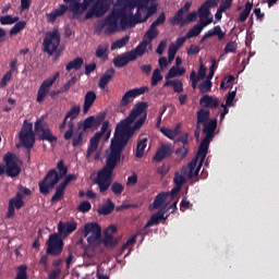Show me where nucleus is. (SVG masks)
Instances as JSON below:
<instances>
[{
	"instance_id": "f257e3e1",
	"label": "nucleus",
	"mask_w": 279,
	"mask_h": 279,
	"mask_svg": "<svg viewBox=\"0 0 279 279\" xmlns=\"http://www.w3.org/2000/svg\"><path fill=\"white\" fill-rule=\"evenodd\" d=\"M146 119V114L142 116L134 124L129 123L128 128L122 126V121L116 125L114 137L111 140V151L107 157L106 165L99 172V184L102 190H106L109 186L111 173L121 161L124 148L126 147L130 138L134 136L135 132L145 124Z\"/></svg>"
},
{
	"instance_id": "f03ea898",
	"label": "nucleus",
	"mask_w": 279,
	"mask_h": 279,
	"mask_svg": "<svg viewBox=\"0 0 279 279\" xmlns=\"http://www.w3.org/2000/svg\"><path fill=\"white\" fill-rule=\"evenodd\" d=\"M90 3L93 4L85 15L86 21L93 17L100 19L106 15L110 10L113 0H83V2H72L69 5V10L72 11L74 15H81L87 10Z\"/></svg>"
},
{
	"instance_id": "7ed1b4c3",
	"label": "nucleus",
	"mask_w": 279,
	"mask_h": 279,
	"mask_svg": "<svg viewBox=\"0 0 279 279\" xmlns=\"http://www.w3.org/2000/svg\"><path fill=\"white\" fill-rule=\"evenodd\" d=\"M83 236L87 238L88 245L94 248L101 245L114 247L119 243V240L114 239L111 233H104V238H101V227L97 222H87L83 230Z\"/></svg>"
},
{
	"instance_id": "20e7f679",
	"label": "nucleus",
	"mask_w": 279,
	"mask_h": 279,
	"mask_svg": "<svg viewBox=\"0 0 279 279\" xmlns=\"http://www.w3.org/2000/svg\"><path fill=\"white\" fill-rule=\"evenodd\" d=\"M149 0H126L124 9L119 12H114L120 19V26L122 29L128 27H135L138 24V21H134V13L136 7L147 8Z\"/></svg>"
},
{
	"instance_id": "39448f33",
	"label": "nucleus",
	"mask_w": 279,
	"mask_h": 279,
	"mask_svg": "<svg viewBox=\"0 0 279 279\" xmlns=\"http://www.w3.org/2000/svg\"><path fill=\"white\" fill-rule=\"evenodd\" d=\"M119 22V14H117L114 11L108 14L105 20H99L96 22V25L94 27V33L100 35L102 33V29H105L106 35L114 34L117 32V26Z\"/></svg>"
},
{
	"instance_id": "423d86ee",
	"label": "nucleus",
	"mask_w": 279,
	"mask_h": 279,
	"mask_svg": "<svg viewBox=\"0 0 279 279\" xmlns=\"http://www.w3.org/2000/svg\"><path fill=\"white\" fill-rule=\"evenodd\" d=\"M19 138L22 145L27 149V158L31 159V149L35 144V135L33 132V124L24 121L22 129L19 133Z\"/></svg>"
},
{
	"instance_id": "0eeeda50",
	"label": "nucleus",
	"mask_w": 279,
	"mask_h": 279,
	"mask_svg": "<svg viewBox=\"0 0 279 279\" xmlns=\"http://www.w3.org/2000/svg\"><path fill=\"white\" fill-rule=\"evenodd\" d=\"M145 54L143 50H140L138 48L135 47V49L130 50L125 53L118 54L112 63L116 69H123L125 68L129 62L135 61L137 58H142Z\"/></svg>"
},
{
	"instance_id": "6e6552de",
	"label": "nucleus",
	"mask_w": 279,
	"mask_h": 279,
	"mask_svg": "<svg viewBox=\"0 0 279 279\" xmlns=\"http://www.w3.org/2000/svg\"><path fill=\"white\" fill-rule=\"evenodd\" d=\"M60 180L61 178L59 177L57 170L51 169L47 172L44 180L38 183L39 193L47 195L48 193H50V191L54 190L56 185L59 183Z\"/></svg>"
},
{
	"instance_id": "1a4fd4ad",
	"label": "nucleus",
	"mask_w": 279,
	"mask_h": 279,
	"mask_svg": "<svg viewBox=\"0 0 279 279\" xmlns=\"http://www.w3.org/2000/svg\"><path fill=\"white\" fill-rule=\"evenodd\" d=\"M44 46V52L52 56L60 45V33L58 29H52V32L46 33L44 43L41 44Z\"/></svg>"
},
{
	"instance_id": "9d476101",
	"label": "nucleus",
	"mask_w": 279,
	"mask_h": 279,
	"mask_svg": "<svg viewBox=\"0 0 279 279\" xmlns=\"http://www.w3.org/2000/svg\"><path fill=\"white\" fill-rule=\"evenodd\" d=\"M46 253L51 256H59L64 250V241H62L59 233H51L47 240Z\"/></svg>"
},
{
	"instance_id": "9b49d317",
	"label": "nucleus",
	"mask_w": 279,
	"mask_h": 279,
	"mask_svg": "<svg viewBox=\"0 0 279 279\" xmlns=\"http://www.w3.org/2000/svg\"><path fill=\"white\" fill-rule=\"evenodd\" d=\"M148 90V87H134L132 89H129L124 96H122L119 105L120 112H124L126 106L133 102L134 98L145 95V93Z\"/></svg>"
},
{
	"instance_id": "f8f14e48",
	"label": "nucleus",
	"mask_w": 279,
	"mask_h": 279,
	"mask_svg": "<svg viewBox=\"0 0 279 279\" xmlns=\"http://www.w3.org/2000/svg\"><path fill=\"white\" fill-rule=\"evenodd\" d=\"M59 76H60V73L57 72L52 76L41 82L37 92V98H36L37 104L44 102L46 96L49 94V89L53 86V84L57 82Z\"/></svg>"
},
{
	"instance_id": "ddd939ff",
	"label": "nucleus",
	"mask_w": 279,
	"mask_h": 279,
	"mask_svg": "<svg viewBox=\"0 0 279 279\" xmlns=\"http://www.w3.org/2000/svg\"><path fill=\"white\" fill-rule=\"evenodd\" d=\"M5 162V174L8 178H17L21 173V168L15 161V157L12 153H7L2 158Z\"/></svg>"
},
{
	"instance_id": "4468645a",
	"label": "nucleus",
	"mask_w": 279,
	"mask_h": 279,
	"mask_svg": "<svg viewBox=\"0 0 279 279\" xmlns=\"http://www.w3.org/2000/svg\"><path fill=\"white\" fill-rule=\"evenodd\" d=\"M35 132L39 135V141H46L50 144L57 143L58 137L53 135L52 131L43 124V120L39 119L35 122Z\"/></svg>"
},
{
	"instance_id": "2eb2a0df",
	"label": "nucleus",
	"mask_w": 279,
	"mask_h": 279,
	"mask_svg": "<svg viewBox=\"0 0 279 279\" xmlns=\"http://www.w3.org/2000/svg\"><path fill=\"white\" fill-rule=\"evenodd\" d=\"M148 104L146 101H140L135 104L130 112L129 117L124 120H121V125L125 129L128 128L129 123H134V121L147 110Z\"/></svg>"
},
{
	"instance_id": "dca6fc26",
	"label": "nucleus",
	"mask_w": 279,
	"mask_h": 279,
	"mask_svg": "<svg viewBox=\"0 0 279 279\" xmlns=\"http://www.w3.org/2000/svg\"><path fill=\"white\" fill-rule=\"evenodd\" d=\"M109 128V122L105 121L102 123L101 130L99 132H96L93 137H90L89 140V146L87 148V153H86V157H90L93 156L97 149H98V145H99V141L101 138V136L108 131Z\"/></svg>"
},
{
	"instance_id": "f3484780",
	"label": "nucleus",
	"mask_w": 279,
	"mask_h": 279,
	"mask_svg": "<svg viewBox=\"0 0 279 279\" xmlns=\"http://www.w3.org/2000/svg\"><path fill=\"white\" fill-rule=\"evenodd\" d=\"M81 113V107L80 106H73L72 108H70L69 111H66L64 119H70V121L68 122V130L65 131L63 138L64 141H70L72 135H73V131H74V123L73 120L76 119Z\"/></svg>"
},
{
	"instance_id": "a211bd4d",
	"label": "nucleus",
	"mask_w": 279,
	"mask_h": 279,
	"mask_svg": "<svg viewBox=\"0 0 279 279\" xmlns=\"http://www.w3.org/2000/svg\"><path fill=\"white\" fill-rule=\"evenodd\" d=\"M159 36V31L157 29V26H150V28L147 29V32L144 35L143 40L138 44L136 47L142 52L146 53L148 45L151 44V41Z\"/></svg>"
},
{
	"instance_id": "6ab92c4d",
	"label": "nucleus",
	"mask_w": 279,
	"mask_h": 279,
	"mask_svg": "<svg viewBox=\"0 0 279 279\" xmlns=\"http://www.w3.org/2000/svg\"><path fill=\"white\" fill-rule=\"evenodd\" d=\"M107 113L106 112H100L99 114H97L96 117L90 116L88 118L85 119V121H83L82 123V130L83 132H86L89 129L93 128H99L101 125V123L104 122V120L106 119Z\"/></svg>"
},
{
	"instance_id": "aec40b11",
	"label": "nucleus",
	"mask_w": 279,
	"mask_h": 279,
	"mask_svg": "<svg viewBox=\"0 0 279 279\" xmlns=\"http://www.w3.org/2000/svg\"><path fill=\"white\" fill-rule=\"evenodd\" d=\"M24 206H25V202L23 201V194L17 192L15 194V197L10 198V201H9L7 217L8 218L14 217L15 216V209L19 210Z\"/></svg>"
},
{
	"instance_id": "412c9836",
	"label": "nucleus",
	"mask_w": 279,
	"mask_h": 279,
	"mask_svg": "<svg viewBox=\"0 0 279 279\" xmlns=\"http://www.w3.org/2000/svg\"><path fill=\"white\" fill-rule=\"evenodd\" d=\"M174 154V147L172 144H163L161 145L154 156V160L156 162H161L162 160L171 157Z\"/></svg>"
},
{
	"instance_id": "4be33fe9",
	"label": "nucleus",
	"mask_w": 279,
	"mask_h": 279,
	"mask_svg": "<svg viewBox=\"0 0 279 279\" xmlns=\"http://www.w3.org/2000/svg\"><path fill=\"white\" fill-rule=\"evenodd\" d=\"M99 173L100 171L98 172V175L96 177L95 179V184L99 186V192L100 193H106L109 187L111 186V192L114 194V195H121L124 191V185H122L121 183L119 182H114L112 183V173H111V179H109V185L106 187V190H102L101 189V185L99 184Z\"/></svg>"
},
{
	"instance_id": "5701e85b",
	"label": "nucleus",
	"mask_w": 279,
	"mask_h": 279,
	"mask_svg": "<svg viewBox=\"0 0 279 279\" xmlns=\"http://www.w3.org/2000/svg\"><path fill=\"white\" fill-rule=\"evenodd\" d=\"M218 37L219 41H222L227 37V32H223L221 26H215L210 28L205 35L199 39V44L203 45L208 38Z\"/></svg>"
},
{
	"instance_id": "b1692460",
	"label": "nucleus",
	"mask_w": 279,
	"mask_h": 279,
	"mask_svg": "<svg viewBox=\"0 0 279 279\" xmlns=\"http://www.w3.org/2000/svg\"><path fill=\"white\" fill-rule=\"evenodd\" d=\"M217 126V119H210L208 123L203 124V134H205V137H203V140L214 141L216 136Z\"/></svg>"
},
{
	"instance_id": "393cba45",
	"label": "nucleus",
	"mask_w": 279,
	"mask_h": 279,
	"mask_svg": "<svg viewBox=\"0 0 279 279\" xmlns=\"http://www.w3.org/2000/svg\"><path fill=\"white\" fill-rule=\"evenodd\" d=\"M77 228V223L75 221H68V222H62L60 221L58 223V231H59V236L68 238L71 233H73Z\"/></svg>"
},
{
	"instance_id": "a878e982",
	"label": "nucleus",
	"mask_w": 279,
	"mask_h": 279,
	"mask_svg": "<svg viewBox=\"0 0 279 279\" xmlns=\"http://www.w3.org/2000/svg\"><path fill=\"white\" fill-rule=\"evenodd\" d=\"M213 141L203 138L199 143L197 153H196V158H199V167H203L206 156L208 155V149H209V144Z\"/></svg>"
},
{
	"instance_id": "bb28decb",
	"label": "nucleus",
	"mask_w": 279,
	"mask_h": 279,
	"mask_svg": "<svg viewBox=\"0 0 279 279\" xmlns=\"http://www.w3.org/2000/svg\"><path fill=\"white\" fill-rule=\"evenodd\" d=\"M167 213L168 209H160L159 211L155 213L150 220L146 222L145 228H151L156 225H159L161 219L166 220L168 218V215L166 216Z\"/></svg>"
},
{
	"instance_id": "cd10ccee",
	"label": "nucleus",
	"mask_w": 279,
	"mask_h": 279,
	"mask_svg": "<svg viewBox=\"0 0 279 279\" xmlns=\"http://www.w3.org/2000/svg\"><path fill=\"white\" fill-rule=\"evenodd\" d=\"M210 8H217V2L214 0H207L206 2H203L198 9V17L207 19V16L210 14Z\"/></svg>"
},
{
	"instance_id": "c85d7f7f",
	"label": "nucleus",
	"mask_w": 279,
	"mask_h": 279,
	"mask_svg": "<svg viewBox=\"0 0 279 279\" xmlns=\"http://www.w3.org/2000/svg\"><path fill=\"white\" fill-rule=\"evenodd\" d=\"M114 73H116V71L113 68L106 70V72L100 76V80H99L98 85H99L100 89H105L107 87V85L113 78Z\"/></svg>"
},
{
	"instance_id": "c756f323",
	"label": "nucleus",
	"mask_w": 279,
	"mask_h": 279,
	"mask_svg": "<svg viewBox=\"0 0 279 279\" xmlns=\"http://www.w3.org/2000/svg\"><path fill=\"white\" fill-rule=\"evenodd\" d=\"M97 99L96 93L93 90H88L85 95V100L83 101V113H87L89 108L94 106Z\"/></svg>"
},
{
	"instance_id": "7c9ffc66",
	"label": "nucleus",
	"mask_w": 279,
	"mask_h": 279,
	"mask_svg": "<svg viewBox=\"0 0 279 279\" xmlns=\"http://www.w3.org/2000/svg\"><path fill=\"white\" fill-rule=\"evenodd\" d=\"M199 106L205 108L215 109L219 106V100L217 98L214 99L213 96L205 95L199 99Z\"/></svg>"
},
{
	"instance_id": "2f4dec72",
	"label": "nucleus",
	"mask_w": 279,
	"mask_h": 279,
	"mask_svg": "<svg viewBox=\"0 0 279 279\" xmlns=\"http://www.w3.org/2000/svg\"><path fill=\"white\" fill-rule=\"evenodd\" d=\"M172 86L173 87V93L174 94H181L184 92V84L180 81V80H168L165 85L163 88Z\"/></svg>"
},
{
	"instance_id": "473e14b6",
	"label": "nucleus",
	"mask_w": 279,
	"mask_h": 279,
	"mask_svg": "<svg viewBox=\"0 0 279 279\" xmlns=\"http://www.w3.org/2000/svg\"><path fill=\"white\" fill-rule=\"evenodd\" d=\"M84 60L81 57L75 58L73 61H70L65 64V71H80L83 66Z\"/></svg>"
},
{
	"instance_id": "72a5a7b5",
	"label": "nucleus",
	"mask_w": 279,
	"mask_h": 279,
	"mask_svg": "<svg viewBox=\"0 0 279 279\" xmlns=\"http://www.w3.org/2000/svg\"><path fill=\"white\" fill-rule=\"evenodd\" d=\"M113 210H114V204L110 198H108L105 205H102L98 209V214L102 216H109Z\"/></svg>"
},
{
	"instance_id": "f704fd0d",
	"label": "nucleus",
	"mask_w": 279,
	"mask_h": 279,
	"mask_svg": "<svg viewBox=\"0 0 279 279\" xmlns=\"http://www.w3.org/2000/svg\"><path fill=\"white\" fill-rule=\"evenodd\" d=\"M184 73H186V70L184 68L173 65L166 75V81H169L178 76H182L184 75Z\"/></svg>"
},
{
	"instance_id": "c9c22d12",
	"label": "nucleus",
	"mask_w": 279,
	"mask_h": 279,
	"mask_svg": "<svg viewBox=\"0 0 279 279\" xmlns=\"http://www.w3.org/2000/svg\"><path fill=\"white\" fill-rule=\"evenodd\" d=\"M169 192L160 193L154 199L153 206L155 209L160 208L168 199H169Z\"/></svg>"
},
{
	"instance_id": "e433bc0d",
	"label": "nucleus",
	"mask_w": 279,
	"mask_h": 279,
	"mask_svg": "<svg viewBox=\"0 0 279 279\" xmlns=\"http://www.w3.org/2000/svg\"><path fill=\"white\" fill-rule=\"evenodd\" d=\"M253 8H254V3L247 1L245 3L244 11H242L239 14L238 21L241 22V23H244L247 20L248 15L252 13Z\"/></svg>"
},
{
	"instance_id": "4c0bfd02",
	"label": "nucleus",
	"mask_w": 279,
	"mask_h": 279,
	"mask_svg": "<svg viewBox=\"0 0 279 279\" xmlns=\"http://www.w3.org/2000/svg\"><path fill=\"white\" fill-rule=\"evenodd\" d=\"M144 10H147V12L146 15L143 17V21H148L149 17L158 12V4L154 3L153 0H148L147 8H144Z\"/></svg>"
},
{
	"instance_id": "58836bf2",
	"label": "nucleus",
	"mask_w": 279,
	"mask_h": 279,
	"mask_svg": "<svg viewBox=\"0 0 279 279\" xmlns=\"http://www.w3.org/2000/svg\"><path fill=\"white\" fill-rule=\"evenodd\" d=\"M170 24L172 25H181L184 26V9H180L177 14L170 20Z\"/></svg>"
},
{
	"instance_id": "ea45409f",
	"label": "nucleus",
	"mask_w": 279,
	"mask_h": 279,
	"mask_svg": "<svg viewBox=\"0 0 279 279\" xmlns=\"http://www.w3.org/2000/svg\"><path fill=\"white\" fill-rule=\"evenodd\" d=\"M147 148V138L140 140L137 148H135V157L142 158L145 156V149Z\"/></svg>"
},
{
	"instance_id": "a19ab883",
	"label": "nucleus",
	"mask_w": 279,
	"mask_h": 279,
	"mask_svg": "<svg viewBox=\"0 0 279 279\" xmlns=\"http://www.w3.org/2000/svg\"><path fill=\"white\" fill-rule=\"evenodd\" d=\"M66 190L65 185H58L57 190L54 191V194L51 197V203H56L62 199L64 197V191Z\"/></svg>"
},
{
	"instance_id": "79ce46f5",
	"label": "nucleus",
	"mask_w": 279,
	"mask_h": 279,
	"mask_svg": "<svg viewBox=\"0 0 279 279\" xmlns=\"http://www.w3.org/2000/svg\"><path fill=\"white\" fill-rule=\"evenodd\" d=\"M198 123L206 124L209 121L210 112L205 109H201L196 112Z\"/></svg>"
},
{
	"instance_id": "37998d69",
	"label": "nucleus",
	"mask_w": 279,
	"mask_h": 279,
	"mask_svg": "<svg viewBox=\"0 0 279 279\" xmlns=\"http://www.w3.org/2000/svg\"><path fill=\"white\" fill-rule=\"evenodd\" d=\"M26 25L27 23L25 21H20L19 23H15L9 32L10 36L20 34L23 29L26 28Z\"/></svg>"
},
{
	"instance_id": "c03bdc74",
	"label": "nucleus",
	"mask_w": 279,
	"mask_h": 279,
	"mask_svg": "<svg viewBox=\"0 0 279 279\" xmlns=\"http://www.w3.org/2000/svg\"><path fill=\"white\" fill-rule=\"evenodd\" d=\"M129 40H130L129 35H126L125 37H121V39H117L116 41L112 43L111 50H116V49L125 47L128 45Z\"/></svg>"
},
{
	"instance_id": "a18cd8bd",
	"label": "nucleus",
	"mask_w": 279,
	"mask_h": 279,
	"mask_svg": "<svg viewBox=\"0 0 279 279\" xmlns=\"http://www.w3.org/2000/svg\"><path fill=\"white\" fill-rule=\"evenodd\" d=\"M163 76L161 74V70L160 69H155L151 75V86L155 87L156 85L159 84V82H162Z\"/></svg>"
},
{
	"instance_id": "49530a36",
	"label": "nucleus",
	"mask_w": 279,
	"mask_h": 279,
	"mask_svg": "<svg viewBox=\"0 0 279 279\" xmlns=\"http://www.w3.org/2000/svg\"><path fill=\"white\" fill-rule=\"evenodd\" d=\"M27 265L23 264L17 267V274L15 275L14 279H28L27 275Z\"/></svg>"
},
{
	"instance_id": "de8ad7c7",
	"label": "nucleus",
	"mask_w": 279,
	"mask_h": 279,
	"mask_svg": "<svg viewBox=\"0 0 279 279\" xmlns=\"http://www.w3.org/2000/svg\"><path fill=\"white\" fill-rule=\"evenodd\" d=\"M72 146L73 147H77V146H81L83 145L84 143V131H80L77 135H73L72 134Z\"/></svg>"
},
{
	"instance_id": "09e8293b",
	"label": "nucleus",
	"mask_w": 279,
	"mask_h": 279,
	"mask_svg": "<svg viewBox=\"0 0 279 279\" xmlns=\"http://www.w3.org/2000/svg\"><path fill=\"white\" fill-rule=\"evenodd\" d=\"M19 21V16H12V15H2L0 16V24L1 25H12Z\"/></svg>"
},
{
	"instance_id": "8fccbe9b",
	"label": "nucleus",
	"mask_w": 279,
	"mask_h": 279,
	"mask_svg": "<svg viewBox=\"0 0 279 279\" xmlns=\"http://www.w3.org/2000/svg\"><path fill=\"white\" fill-rule=\"evenodd\" d=\"M238 48H239V44H236V41H234V40H231L226 44L223 52H225V54L235 53Z\"/></svg>"
},
{
	"instance_id": "3c124183",
	"label": "nucleus",
	"mask_w": 279,
	"mask_h": 279,
	"mask_svg": "<svg viewBox=\"0 0 279 279\" xmlns=\"http://www.w3.org/2000/svg\"><path fill=\"white\" fill-rule=\"evenodd\" d=\"M202 32H203L202 27L195 25L187 31L185 36H186V38L191 39V38L199 36L202 34Z\"/></svg>"
},
{
	"instance_id": "603ef678",
	"label": "nucleus",
	"mask_w": 279,
	"mask_h": 279,
	"mask_svg": "<svg viewBox=\"0 0 279 279\" xmlns=\"http://www.w3.org/2000/svg\"><path fill=\"white\" fill-rule=\"evenodd\" d=\"M107 51H108L107 46L99 45L98 49H96L95 56H96V58H101L104 60H107L108 59Z\"/></svg>"
},
{
	"instance_id": "864d4df0",
	"label": "nucleus",
	"mask_w": 279,
	"mask_h": 279,
	"mask_svg": "<svg viewBox=\"0 0 279 279\" xmlns=\"http://www.w3.org/2000/svg\"><path fill=\"white\" fill-rule=\"evenodd\" d=\"M213 82L211 81H208L206 80L205 82H202L199 85H198V89L202 94H206L208 92H210V89H213Z\"/></svg>"
},
{
	"instance_id": "5fc2aeb1",
	"label": "nucleus",
	"mask_w": 279,
	"mask_h": 279,
	"mask_svg": "<svg viewBox=\"0 0 279 279\" xmlns=\"http://www.w3.org/2000/svg\"><path fill=\"white\" fill-rule=\"evenodd\" d=\"M90 208H93V205H90V203L88 201H83L80 203L76 210L78 213L86 214L90 210Z\"/></svg>"
},
{
	"instance_id": "6e6d98bb",
	"label": "nucleus",
	"mask_w": 279,
	"mask_h": 279,
	"mask_svg": "<svg viewBox=\"0 0 279 279\" xmlns=\"http://www.w3.org/2000/svg\"><path fill=\"white\" fill-rule=\"evenodd\" d=\"M57 168L59 170V177L62 179L64 177H66L68 174V166L64 165V160H60L57 165Z\"/></svg>"
},
{
	"instance_id": "4d7b16f0",
	"label": "nucleus",
	"mask_w": 279,
	"mask_h": 279,
	"mask_svg": "<svg viewBox=\"0 0 279 279\" xmlns=\"http://www.w3.org/2000/svg\"><path fill=\"white\" fill-rule=\"evenodd\" d=\"M75 83H76V76L70 77V80L63 85V87L60 88L61 92H62L63 94L69 93L70 88H71L73 85H75Z\"/></svg>"
},
{
	"instance_id": "13d9d810",
	"label": "nucleus",
	"mask_w": 279,
	"mask_h": 279,
	"mask_svg": "<svg viewBox=\"0 0 279 279\" xmlns=\"http://www.w3.org/2000/svg\"><path fill=\"white\" fill-rule=\"evenodd\" d=\"M135 8H137V12L133 14V21L134 22L138 21V24L147 22V21H143L141 11L145 10V8H148V5L147 7L135 5Z\"/></svg>"
},
{
	"instance_id": "bf43d9fd",
	"label": "nucleus",
	"mask_w": 279,
	"mask_h": 279,
	"mask_svg": "<svg viewBox=\"0 0 279 279\" xmlns=\"http://www.w3.org/2000/svg\"><path fill=\"white\" fill-rule=\"evenodd\" d=\"M199 159H201L199 157H195L192 161L189 162V173H187L189 179L193 178V171L196 169L197 161Z\"/></svg>"
},
{
	"instance_id": "052dcab7",
	"label": "nucleus",
	"mask_w": 279,
	"mask_h": 279,
	"mask_svg": "<svg viewBox=\"0 0 279 279\" xmlns=\"http://www.w3.org/2000/svg\"><path fill=\"white\" fill-rule=\"evenodd\" d=\"M234 81V75L229 74L228 76L223 77L221 84H220V88L221 89H227L230 86V83Z\"/></svg>"
},
{
	"instance_id": "680f3d73",
	"label": "nucleus",
	"mask_w": 279,
	"mask_h": 279,
	"mask_svg": "<svg viewBox=\"0 0 279 279\" xmlns=\"http://www.w3.org/2000/svg\"><path fill=\"white\" fill-rule=\"evenodd\" d=\"M12 77H13L12 72H7L4 75H2L0 81V87L4 88L8 85V82L12 81Z\"/></svg>"
},
{
	"instance_id": "e2e57ef3",
	"label": "nucleus",
	"mask_w": 279,
	"mask_h": 279,
	"mask_svg": "<svg viewBox=\"0 0 279 279\" xmlns=\"http://www.w3.org/2000/svg\"><path fill=\"white\" fill-rule=\"evenodd\" d=\"M178 47H174V44H171L169 46V49H168V59H169V62L173 61L177 53H178Z\"/></svg>"
},
{
	"instance_id": "0e129e2a",
	"label": "nucleus",
	"mask_w": 279,
	"mask_h": 279,
	"mask_svg": "<svg viewBox=\"0 0 279 279\" xmlns=\"http://www.w3.org/2000/svg\"><path fill=\"white\" fill-rule=\"evenodd\" d=\"M177 156L180 158V159H184L187 157L189 155V148H186V146H182L181 148H177V151H175Z\"/></svg>"
},
{
	"instance_id": "69168bd1",
	"label": "nucleus",
	"mask_w": 279,
	"mask_h": 279,
	"mask_svg": "<svg viewBox=\"0 0 279 279\" xmlns=\"http://www.w3.org/2000/svg\"><path fill=\"white\" fill-rule=\"evenodd\" d=\"M166 22V13H160L157 17V20L151 24L153 27H158Z\"/></svg>"
},
{
	"instance_id": "338daca9",
	"label": "nucleus",
	"mask_w": 279,
	"mask_h": 279,
	"mask_svg": "<svg viewBox=\"0 0 279 279\" xmlns=\"http://www.w3.org/2000/svg\"><path fill=\"white\" fill-rule=\"evenodd\" d=\"M136 243V234H133L128 239L126 243L121 246V252H124L129 246H133Z\"/></svg>"
},
{
	"instance_id": "774afa93",
	"label": "nucleus",
	"mask_w": 279,
	"mask_h": 279,
	"mask_svg": "<svg viewBox=\"0 0 279 279\" xmlns=\"http://www.w3.org/2000/svg\"><path fill=\"white\" fill-rule=\"evenodd\" d=\"M186 180L184 179V175L182 174H174V178H173V182L174 184H177V186L181 187L182 185H184V182Z\"/></svg>"
}]
</instances>
